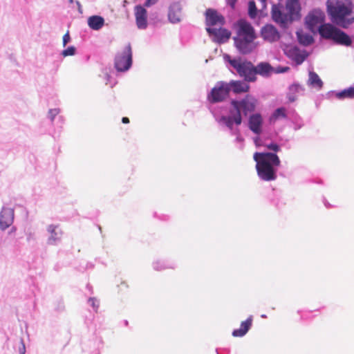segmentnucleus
<instances>
[{"instance_id":"1","label":"nucleus","mask_w":354,"mask_h":354,"mask_svg":"<svg viewBox=\"0 0 354 354\" xmlns=\"http://www.w3.org/2000/svg\"><path fill=\"white\" fill-rule=\"evenodd\" d=\"M354 6L351 0H327L326 10L330 21L347 28L354 23Z\"/></svg>"},{"instance_id":"2","label":"nucleus","mask_w":354,"mask_h":354,"mask_svg":"<svg viewBox=\"0 0 354 354\" xmlns=\"http://www.w3.org/2000/svg\"><path fill=\"white\" fill-rule=\"evenodd\" d=\"M234 26L235 47L241 54L251 53L257 48V44L254 41L257 39L254 28L250 22L243 19L238 20Z\"/></svg>"},{"instance_id":"3","label":"nucleus","mask_w":354,"mask_h":354,"mask_svg":"<svg viewBox=\"0 0 354 354\" xmlns=\"http://www.w3.org/2000/svg\"><path fill=\"white\" fill-rule=\"evenodd\" d=\"M253 158L257 162V174L261 180L272 181L277 178L274 167L280 166L281 161L276 153L256 152Z\"/></svg>"},{"instance_id":"4","label":"nucleus","mask_w":354,"mask_h":354,"mask_svg":"<svg viewBox=\"0 0 354 354\" xmlns=\"http://www.w3.org/2000/svg\"><path fill=\"white\" fill-rule=\"evenodd\" d=\"M285 12H283L279 6H273L272 8V17L273 20L280 24L285 25L292 21L297 20L301 17V6L299 0H287Z\"/></svg>"},{"instance_id":"5","label":"nucleus","mask_w":354,"mask_h":354,"mask_svg":"<svg viewBox=\"0 0 354 354\" xmlns=\"http://www.w3.org/2000/svg\"><path fill=\"white\" fill-rule=\"evenodd\" d=\"M318 31L322 37L333 40L337 44L346 46H350L352 44L351 37L333 24H324L319 26Z\"/></svg>"},{"instance_id":"6","label":"nucleus","mask_w":354,"mask_h":354,"mask_svg":"<svg viewBox=\"0 0 354 354\" xmlns=\"http://www.w3.org/2000/svg\"><path fill=\"white\" fill-rule=\"evenodd\" d=\"M225 59L236 71L240 77H243L245 82L256 81L254 66L251 62L242 60L241 58L232 59L228 55L225 56Z\"/></svg>"},{"instance_id":"7","label":"nucleus","mask_w":354,"mask_h":354,"mask_svg":"<svg viewBox=\"0 0 354 354\" xmlns=\"http://www.w3.org/2000/svg\"><path fill=\"white\" fill-rule=\"evenodd\" d=\"M132 64V50L130 44L124 47L121 53L117 54L115 58V67L118 71H127Z\"/></svg>"},{"instance_id":"8","label":"nucleus","mask_w":354,"mask_h":354,"mask_svg":"<svg viewBox=\"0 0 354 354\" xmlns=\"http://www.w3.org/2000/svg\"><path fill=\"white\" fill-rule=\"evenodd\" d=\"M230 92L227 82H218L208 94L207 100L213 104L222 102L227 97Z\"/></svg>"},{"instance_id":"9","label":"nucleus","mask_w":354,"mask_h":354,"mask_svg":"<svg viewBox=\"0 0 354 354\" xmlns=\"http://www.w3.org/2000/svg\"><path fill=\"white\" fill-rule=\"evenodd\" d=\"M231 109H230V115L227 116H223L221 120L225 124L232 129L233 125L236 124L239 126L242 123L241 111L234 101L232 100L230 102Z\"/></svg>"},{"instance_id":"10","label":"nucleus","mask_w":354,"mask_h":354,"mask_svg":"<svg viewBox=\"0 0 354 354\" xmlns=\"http://www.w3.org/2000/svg\"><path fill=\"white\" fill-rule=\"evenodd\" d=\"M325 19V14L321 10H313L306 17V24L308 28L314 32L315 30H319V27L323 25L322 23Z\"/></svg>"},{"instance_id":"11","label":"nucleus","mask_w":354,"mask_h":354,"mask_svg":"<svg viewBox=\"0 0 354 354\" xmlns=\"http://www.w3.org/2000/svg\"><path fill=\"white\" fill-rule=\"evenodd\" d=\"M233 100L245 116H247L250 113L254 112L257 105V100L251 95H246L241 100Z\"/></svg>"},{"instance_id":"12","label":"nucleus","mask_w":354,"mask_h":354,"mask_svg":"<svg viewBox=\"0 0 354 354\" xmlns=\"http://www.w3.org/2000/svg\"><path fill=\"white\" fill-rule=\"evenodd\" d=\"M225 22L224 17L219 15L218 12L214 9L209 8L205 12V23L208 26L215 25H223Z\"/></svg>"},{"instance_id":"13","label":"nucleus","mask_w":354,"mask_h":354,"mask_svg":"<svg viewBox=\"0 0 354 354\" xmlns=\"http://www.w3.org/2000/svg\"><path fill=\"white\" fill-rule=\"evenodd\" d=\"M183 8L180 3H173L169 8L168 18L170 22L175 24L180 22L183 18Z\"/></svg>"},{"instance_id":"14","label":"nucleus","mask_w":354,"mask_h":354,"mask_svg":"<svg viewBox=\"0 0 354 354\" xmlns=\"http://www.w3.org/2000/svg\"><path fill=\"white\" fill-rule=\"evenodd\" d=\"M261 35L264 40L270 42L277 41L280 38L277 29L270 24H267L261 28Z\"/></svg>"},{"instance_id":"15","label":"nucleus","mask_w":354,"mask_h":354,"mask_svg":"<svg viewBox=\"0 0 354 354\" xmlns=\"http://www.w3.org/2000/svg\"><path fill=\"white\" fill-rule=\"evenodd\" d=\"M14 220V209L3 207L0 214V227L5 230L12 225Z\"/></svg>"},{"instance_id":"16","label":"nucleus","mask_w":354,"mask_h":354,"mask_svg":"<svg viewBox=\"0 0 354 354\" xmlns=\"http://www.w3.org/2000/svg\"><path fill=\"white\" fill-rule=\"evenodd\" d=\"M135 17L136 25L140 29H145L147 26V10L141 6L135 7Z\"/></svg>"},{"instance_id":"17","label":"nucleus","mask_w":354,"mask_h":354,"mask_svg":"<svg viewBox=\"0 0 354 354\" xmlns=\"http://www.w3.org/2000/svg\"><path fill=\"white\" fill-rule=\"evenodd\" d=\"M263 124V118L260 113L251 115L248 119L249 129L256 134L261 133V127Z\"/></svg>"},{"instance_id":"18","label":"nucleus","mask_w":354,"mask_h":354,"mask_svg":"<svg viewBox=\"0 0 354 354\" xmlns=\"http://www.w3.org/2000/svg\"><path fill=\"white\" fill-rule=\"evenodd\" d=\"M227 84L230 91H232L235 94L248 93L250 88L248 83L241 80H231Z\"/></svg>"},{"instance_id":"19","label":"nucleus","mask_w":354,"mask_h":354,"mask_svg":"<svg viewBox=\"0 0 354 354\" xmlns=\"http://www.w3.org/2000/svg\"><path fill=\"white\" fill-rule=\"evenodd\" d=\"M252 324V317L250 316L245 321L242 322L239 329L234 330L232 335L234 337H243L249 330Z\"/></svg>"},{"instance_id":"20","label":"nucleus","mask_w":354,"mask_h":354,"mask_svg":"<svg viewBox=\"0 0 354 354\" xmlns=\"http://www.w3.org/2000/svg\"><path fill=\"white\" fill-rule=\"evenodd\" d=\"M208 33L211 35H214L218 37L220 41L227 40L230 39L231 36V32L225 28H206Z\"/></svg>"},{"instance_id":"21","label":"nucleus","mask_w":354,"mask_h":354,"mask_svg":"<svg viewBox=\"0 0 354 354\" xmlns=\"http://www.w3.org/2000/svg\"><path fill=\"white\" fill-rule=\"evenodd\" d=\"M255 76L259 74L261 76H268L273 71V68L268 62H261L254 66Z\"/></svg>"},{"instance_id":"22","label":"nucleus","mask_w":354,"mask_h":354,"mask_svg":"<svg viewBox=\"0 0 354 354\" xmlns=\"http://www.w3.org/2000/svg\"><path fill=\"white\" fill-rule=\"evenodd\" d=\"M48 231L50 234L48 239V242L50 244H54L57 241L61 239L62 232L59 229L58 225H49L48 227Z\"/></svg>"},{"instance_id":"23","label":"nucleus","mask_w":354,"mask_h":354,"mask_svg":"<svg viewBox=\"0 0 354 354\" xmlns=\"http://www.w3.org/2000/svg\"><path fill=\"white\" fill-rule=\"evenodd\" d=\"M104 24V19L100 16L94 15L88 19V25L93 30H100Z\"/></svg>"},{"instance_id":"24","label":"nucleus","mask_w":354,"mask_h":354,"mask_svg":"<svg viewBox=\"0 0 354 354\" xmlns=\"http://www.w3.org/2000/svg\"><path fill=\"white\" fill-rule=\"evenodd\" d=\"M290 55L297 64H301L307 57L305 51L301 52L299 48L294 47L290 50Z\"/></svg>"},{"instance_id":"25","label":"nucleus","mask_w":354,"mask_h":354,"mask_svg":"<svg viewBox=\"0 0 354 354\" xmlns=\"http://www.w3.org/2000/svg\"><path fill=\"white\" fill-rule=\"evenodd\" d=\"M308 84L315 88L320 89L323 86V82L319 75L313 71L309 72Z\"/></svg>"},{"instance_id":"26","label":"nucleus","mask_w":354,"mask_h":354,"mask_svg":"<svg viewBox=\"0 0 354 354\" xmlns=\"http://www.w3.org/2000/svg\"><path fill=\"white\" fill-rule=\"evenodd\" d=\"M297 36L299 42L304 46H309L313 43V37L307 33H304L302 30L297 32Z\"/></svg>"},{"instance_id":"27","label":"nucleus","mask_w":354,"mask_h":354,"mask_svg":"<svg viewBox=\"0 0 354 354\" xmlns=\"http://www.w3.org/2000/svg\"><path fill=\"white\" fill-rule=\"evenodd\" d=\"M286 109L284 107H280L277 109L272 115L270 118V122H275L277 120L280 118H286Z\"/></svg>"},{"instance_id":"28","label":"nucleus","mask_w":354,"mask_h":354,"mask_svg":"<svg viewBox=\"0 0 354 354\" xmlns=\"http://www.w3.org/2000/svg\"><path fill=\"white\" fill-rule=\"evenodd\" d=\"M338 99L354 98V87H349L335 94Z\"/></svg>"},{"instance_id":"29","label":"nucleus","mask_w":354,"mask_h":354,"mask_svg":"<svg viewBox=\"0 0 354 354\" xmlns=\"http://www.w3.org/2000/svg\"><path fill=\"white\" fill-rule=\"evenodd\" d=\"M257 14V9L256 7L255 2L250 1L248 3V15L251 18L256 17Z\"/></svg>"},{"instance_id":"30","label":"nucleus","mask_w":354,"mask_h":354,"mask_svg":"<svg viewBox=\"0 0 354 354\" xmlns=\"http://www.w3.org/2000/svg\"><path fill=\"white\" fill-rule=\"evenodd\" d=\"M304 91V88H303L299 84H297L291 85L289 88V92L295 95L299 93L300 92H303Z\"/></svg>"},{"instance_id":"31","label":"nucleus","mask_w":354,"mask_h":354,"mask_svg":"<svg viewBox=\"0 0 354 354\" xmlns=\"http://www.w3.org/2000/svg\"><path fill=\"white\" fill-rule=\"evenodd\" d=\"M75 53V48L74 46H69L62 52L64 57L74 55Z\"/></svg>"},{"instance_id":"32","label":"nucleus","mask_w":354,"mask_h":354,"mask_svg":"<svg viewBox=\"0 0 354 354\" xmlns=\"http://www.w3.org/2000/svg\"><path fill=\"white\" fill-rule=\"evenodd\" d=\"M266 148L269 150L277 152L280 150V147L276 143H270L266 145Z\"/></svg>"},{"instance_id":"33","label":"nucleus","mask_w":354,"mask_h":354,"mask_svg":"<svg viewBox=\"0 0 354 354\" xmlns=\"http://www.w3.org/2000/svg\"><path fill=\"white\" fill-rule=\"evenodd\" d=\"M71 39L70 35L68 32H67L64 36H63V46H65L68 42H69Z\"/></svg>"},{"instance_id":"34","label":"nucleus","mask_w":354,"mask_h":354,"mask_svg":"<svg viewBox=\"0 0 354 354\" xmlns=\"http://www.w3.org/2000/svg\"><path fill=\"white\" fill-rule=\"evenodd\" d=\"M59 111L57 109H51L49 111V114L50 115L51 120H53L55 116L58 114Z\"/></svg>"},{"instance_id":"35","label":"nucleus","mask_w":354,"mask_h":354,"mask_svg":"<svg viewBox=\"0 0 354 354\" xmlns=\"http://www.w3.org/2000/svg\"><path fill=\"white\" fill-rule=\"evenodd\" d=\"M288 100L290 102H293L296 100L297 99V96L295 94H292L290 93V92L288 93Z\"/></svg>"},{"instance_id":"36","label":"nucleus","mask_w":354,"mask_h":354,"mask_svg":"<svg viewBox=\"0 0 354 354\" xmlns=\"http://www.w3.org/2000/svg\"><path fill=\"white\" fill-rule=\"evenodd\" d=\"M157 0H147L145 3V6L149 7L156 3Z\"/></svg>"},{"instance_id":"37","label":"nucleus","mask_w":354,"mask_h":354,"mask_svg":"<svg viewBox=\"0 0 354 354\" xmlns=\"http://www.w3.org/2000/svg\"><path fill=\"white\" fill-rule=\"evenodd\" d=\"M236 3V0H228L227 3L232 8H234Z\"/></svg>"},{"instance_id":"38","label":"nucleus","mask_w":354,"mask_h":354,"mask_svg":"<svg viewBox=\"0 0 354 354\" xmlns=\"http://www.w3.org/2000/svg\"><path fill=\"white\" fill-rule=\"evenodd\" d=\"M19 353L20 354H25L26 353V348L24 342H21V346L19 348Z\"/></svg>"},{"instance_id":"39","label":"nucleus","mask_w":354,"mask_h":354,"mask_svg":"<svg viewBox=\"0 0 354 354\" xmlns=\"http://www.w3.org/2000/svg\"><path fill=\"white\" fill-rule=\"evenodd\" d=\"M88 301L91 303V304L93 306V307L95 308L97 307V306H95V300L93 298H90L88 299Z\"/></svg>"},{"instance_id":"40","label":"nucleus","mask_w":354,"mask_h":354,"mask_svg":"<svg viewBox=\"0 0 354 354\" xmlns=\"http://www.w3.org/2000/svg\"><path fill=\"white\" fill-rule=\"evenodd\" d=\"M122 122L124 124H128V123H129V119L127 117H123L122 118Z\"/></svg>"},{"instance_id":"41","label":"nucleus","mask_w":354,"mask_h":354,"mask_svg":"<svg viewBox=\"0 0 354 354\" xmlns=\"http://www.w3.org/2000/svg\"><path fill=\"white\" fill-rule=\"evenodd\" d=\"M262 3V7L264 8L266 6V0H259Z\"/></svg>"},{"instance_id":"42","label":"nucleus","mask_w":354,"mask_h":354,"mask_svg":"<svg viewBox=\"0 0 354 354\" xmlns=\"http://www.w3.org/2000/svg\"><path fill=\"white\" fill-rule=\"evenodd\" d=\"M71 3L73 2V0H68Z\"/></svg>"}]
</instances>
